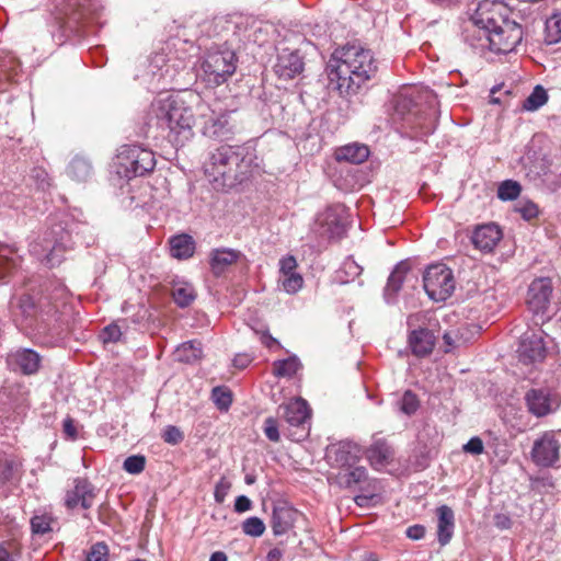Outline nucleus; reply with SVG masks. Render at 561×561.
<instances>
[{
    "label": "nucleus",
    "mask_w": 561,
    "mask_h": 561,
    "mask_svg": "<svg viewBox=\"0 0 561 561\" xmlns=\"http://www.w3.org/2000/svg\"><path fill=\"white\" fill-rule=\"evenodd\" d=\"M95 496V488L88 480L78 479L73 490L67 493L65 503L70 510L79 505L85 510L93 505Z\"/></svg>",
    "instance_id": "obj_21"
},
{
    "label": "nucleus",
    "mask_w": 561,
    "mask_h": 561,
    "mask_svg": "<svg viewBox=\"0 0 561 561\" xmlns=\"http://www.w3.org/2000/svg\"><path fill=\"white\" fill-rule=\"evenodd\" d=\"M463 450L471 455H481L484 450L483 442L480 437L474 436L463 445Z\"/></svg>",
    "instance_id": "obj_54"
},
{
    "label": "nucleus",
    "mask_w": 561,
    "mask_h": 561,
    "mask_svg": "<svg viewBox=\"0 0 561 561\" xmlns=\"http://www.w3.org/2000/svg\"><path fill=\"white\" fill-rule=\"evenodd\" d=\"M394 113L402 119L410 121V116L416 113V102L412 94L400 93L394 100Z\"/></svg>",
    "instance_id": "obj_36"
},
{
    "label": "nucleus",
    "mask_w": 561,
    "mask_h": 561,
    "mask_svg": "<svg viewBox=\"0 0 561 561\" xmlns=\"http://www.w3.org/2000/svg\"><path fill=\"white\" fill-rule=\"evenodd\" d=\"M280 558H282V552L277 548L270 550L267 553V557H266L267 561H279Z\"/></svg>",
    "instance_id": "obj_64"
},
{
    "label": "nucleus",
    "mask_w": 561,
    "mask_h": 561,
    "mask_svg": "<svg viewBox=\"0 0 561 561\" xmlns=\"http://www.w3.org/2000/svg\"><path fill=\"white\" fill-rule=\"evenodd\" d=\"M423 287L432 300L445 301L456 287L453 271L442 263L430 265L423 275Z\"/></svg>",
    "instance_id": "obj_9"
},
{
    "label": "nucleus",
    "mask_w": 561,
    "mask_h": 561,
    "mask_svg": "<svg viewBox=\"0 0 561 561\" xmlns=\"http://www.w3.org/2000/svg\"><path fill=\"white\" fill-rule=\"evenodd\" d=\"M524 399L528 412L536 417L554 413L561 404L560 396L548 388H531Z\"/></svg>",
    "instance_id": "obj_12"
},
{
    "label": "nucleus",
    "mask_w": 561,
    "mask_h": 561,
    "mask_svg": "<svg viewBox=\"0 0 561 561\" xmlns=\"http://www.w3.org/2000/svg\"><path fill=\"white\" fill-rule=\"evenodd\" d=\"M108 548L104 542H96L91 547L85 561H108Z\"/></svg>",
    "instance_id": "obj_47"
},
{
    "label": "nucleus",
    "mask_w": 561,
    "mask_h": 561,
    "mask_svg": "<svg viewBox=\"0 0 561 561\" xmlns=\"http://www.w3.org/2000/svg\"><path fill=\"white\" fill-rule=\"evenodd\" d=\"M146 458L141 455H133L124 460L123 468L130 474H138L144 471Z\"/></svg>",
    "instance_id": "obj_45"
},
{
    "label": "nucleus",
    "mask_w": 561,
    "mask_h": 561,
    "mask_svg": "<svg viewBox=\"0 0 561 561\" xmlns=\"http://www.w3.org/2000/svg\"><path fill=\"white\" fill-rule=\"evenodd\" d=\"M264 434L271 442L277 443L279 440L280 435H279L278 423H277L276 419L267 417L264 421Z\"/></svg>",
    "instance_id": "obj_52"
},
{
    "label": "nucleus",
    "mask_w": 561,
    "mask_h": 561,
    "mask_svg": "<svg viewBox=\"0 0 561 561\" xmlns=\"http://www.w3.org/2000/svg\"><path fill=\"white\" fill-rule=\"evenodd\" d=\"M542 330L526 332L520 339L518 357L524 364H534L543 360L547 353V342Z\"/></svg>",
    "instance_id": "obj_13"
},
{
    "label": "nucleus",
    "mask_w": 561,
    "mask_h": 561,
    "mask_svg": "<svg viewBox=\"0 0 561 561\" xmlns=\"http://www.w3.org/2000/svg\"><path fill=\"white\" fill-rule=\"evenodd\" d=\"M64 433L71 439H76L77 437V430H76V426L73 424V421L72 419L70 417H67L65 421H64Z\"/></svg>",
    "instance_id": "obj_60"
},
{
    "label": "nucleus",
    "mask_w": 561,
    "mask_h": 561,
    "mask_svg": "<svg viewBox=\"0 0 561 561\" xmlns=\"http://www.w3.org/2000/svg\"><path fill=\"white\" fill-rule=\"evenodd\" d=\"M44 241V251H46L44 262L49 267L59 265L64 259V253L71 250L75 244L71 231L64 228L61 225L54 226L50 231L46 233Z\"/></svg>",
    "instance_id": "obj_11"
},
{
    "label": "nucleus",
    "mask_w": 561,
    "mask_h": 561,
    "mask_svg": "<svg viewBox=\"0 0 561 561\" xmlns=\"http://www.w3.org/2000/svg\"><path fill=\"white\" fill-rule=\"evenodd\" d=\"M68 11V24H103L101 18L104 8L100 0H69Z\"/></svg>",
    "instance_id": "obj_14"
},
{
    "label": "nucleus",
    "mask_w": 561,
    "mask_h": 561,
    "mask_svg": "<svg viewBox=\"0 0 561 561\" xmlns=\"http://www.w3.org/2000/svg\"><path fill=\"white\" fill-rule=\"evenodd\" d=\"M278 415L289 425L301 428V433L295 439L299 440L307 435L305 424L310 419V409L306 400L297 398L286 404L279 405Z\"/></svg>",
    "instance_id": "obj_17"
},
{
    "label": "nucleus",
    "mask_w": 561,
    "mask_h": 561,
    "mask_svg": "<svg viewBox=\"0 0 561 561\" xmlns=\"http://www.w3.org/2000/svg\"><path fill=\"white\" fill-rule=\"evenodd\" d=\"M252 506L251 500L245 495H239L234 501V511L237 513H244Z\"/></svg>",
    "instance_id": "obj_57"
},
{
    "label": "nucleus",
    "mask_w": 561,
    "mask_h": 561,
    "mask_svg": "<svg viewBox=\"0 0 561 561\" xmlns=\"http://www.w3.org/2000/svg\"><path fill=\"white\" fill-rule=\"evenodd\" d=\"M453 537L451 528H438L437 539L440 546L447 545Z\"/></svg>",
    "instance_id": "obj_59"
},
{
    "label": "nucleus",
    "mask_w": 561,
    "mask_h": 561,
    "mask_svg": "<svg viewBox=\"0 0 561 561\" xmlns=\"http://www.w3.org/2000/svg\"><path fill=\"white\" fill-rule=\"evenodd\" d=\"M502 239V231L495 224L478 227L472 234L474 247L484 252H491Z\"/></svg>",
    "instance_id": "obj_23"
},
{
    "label": "nucleus",
    "mask_w": 561,
    "mask_h": 561,
    "mask_svg": "<svg viewBox=\"0 0 561 561\" xmlns=\"http://www.w3.org/2000/svg\"><path fill=\"white\" fill-rule=\"evenodd\" d=\"M514 209L525 220H531L533 218H536L539 214L538 206L534 202L528 201V199H519L515 204Z\"/></svg>",
    "instance_id": "obj_42"
},
{
    "label": "nucleus",
    "mask_w": 561,
    "mask_h": 561,
    "mask_svg": "<svg viewBox=\"0 0 561 561\" xmlns=\"http://www.w3.org/2000/svg\"><path fill=\"white\" fill-rule=\"evenodd\" d=\"M209 104L195 91L186 90L179 94L160 93L150 104L148 125L167 131L165 137L174 147L184 146L193 138V127L201 124L204 136L217 139H231L236 125L230 113Z\"/></svg>",
    "instance_id": "obj_1"
},
{
    "label": "nucleus",
    "mask_w": 561,
    "mask_h": 561,
    "mask_svg": "<svg viewBox=\"0 0 561 561\" xmlns=\"http://www.w3.org/2000/svg\"><path fill=\"white\" fill-rule=\"evenodd\" d=\"M520 190L522 187L518 182L506 180L500 184L497 188V197L502 201H513L519 196Z\"/></svg>",
    "instance_id": "obj_39"
},
{
    "label": "nucleus",
    "mask_w": 561,
    "mask_h": 561,
    "mask_svg": "<svg viewBox=\"0 0 561 561\" xmlns=\"http://www.w3.org/2000/svg\"><path fill=\"white\" fill-rule=\"evenodd\" d=\"M405 536L412 540H420L425 536V528H407Z\"/></svg>",
    "instance_id": "obj_61"
},
{
    "label": "nucleus",
    "mask_w": 561,
    "mask_h": 561,
    "mask_svg": "<svg viewBox=\"0 0 561 561\" xmlns=\"http://www.w3.org/2000/svg\"><path fill=\"white\" fill-rule=\"evenodd\" d=\"M260 340L262 344L268 348H272L275 345H279L278 341L274 339L268 332H263Z\"/></svg>",
    "instance_id": "obj_63"
},
{
    "label": "nucleus",
    "mask_w": 561,
    "mask_h": 561,
    "mask_svg": "<svg viewBox=\"0 0 561 561\" xmlns=\"http://www.w3.org/2000/svg\"><path fill=\"white\" fill-rule=\"evenodd\" d=\"M327 456L333 466L339 467L341 470H347L356 466L360 460L362 450L355 443L340 442L328 449Z\"/></svg>",
    "instance_id": "obj_18"
},
{
    "label": "nucleus",
    "mask_w": 561,
    "mask_h": 561,
    "mask_svg": "<svg viewBox=\"0 0 561 561\" xmlns=\"http://www.w3.org/2000/svg\"><path fill=\"white\" fill-rule=\"evenodd\" d=\"M305 522V515L287 503L274 507L272 526H294Z\"/></svg>",
    "instance_id": "obj_29"
},
{
    "label": "nucleus",
    "mask_w": 561,
    "mask_h": 561,
    "mask_svg": "<svg viewBox=\"0 0 561 561\" xmlns=\"http://www.w3.org/2000/svg\"><path fill=\"white\" fill-rule=\"evenodd\" d=\"M409 270V264L402 261L398 263L391 272L383 293L387 304H393L396 301L397 294L400 291Z\"/></svg>",
    "instance_id": "obj_27"
},
{
    "label": "nucleus",
    "mask_w": 561,
    "mask_h": 561,
    "mask_svg": "<svg viewBox=\"0 0 561 561\" xmlns=\"http://www.w3.org/2000/svg\"><path fill=\"white\" fill-rule=\"evenodd\" d=\"M304 69V62L297 51L283 49L274 66L275 73L285 80L293 79Z\"/></svg>",
    "instance_id": "obj_22"
},
{
    "label": "nucleus",
    "mask_w": 561,
    "mask_h": 561,
    "mask_svg": "<svg viewBox=\"0 0 561 561\" xmlns=\"http://www.w3.org/2000/svg\"><path fill=\"white\" fill-rule=\"evenodd\" d=\"M337 482L341 486L359 492L354 499L358 506H369L378 499L382 490L381 482L369 478L367 469L357 465L347 470H341L337 474Z\"/></svg>",
    "instance_id": "obj_7"
},
{
    "label": "nucleus",
    "mask_w": 561,
    "mask_h": 561,
    "mask_svg": "<svg viewBox=\"0 0 561 561\" xmlns=\"http://www.w3.org/2000/svg\"><path fill=\"white\" fill-rule=\"evenodd\" d=\"M301 367V364L296 356H290L285 359L276 360L273 364L274 375L277 377H293Z\"/></svg>",
    "instance_id": "obj_37"
},
{
    "label": "nucleus",
    "mask_w": 561,
    "mask_h": 561,
    "mask_svg": "<svg viewBox=\"0 0 561 561\" xmlns=\"http://www.w3.org/2000/svg\"><path fill=\"white\" fill-rule=\"evenodd\" d=\"M363 272V267L352 257H346L341 267L336 271V280L346 284L354 280Z\"/></svg>",
    "instance_id": "obj_35"
},
{
    "label": "nucleus",
    "mask_w": 561,
    "mask_h": 561,
    "mask_svg": "<svg viewBox=\"0 0 561 561\" xmlns=\"http://www.w3.org/2000/svg\"><path fill=\"white\" fill-rule=\"evenodd\" d=\"M67 173L71 179L84 182L92 175V165L88 159L76 157L69 163Z\"/></svg>",
    "instance_id": "obj_33"
},
{
    "label": "nucleus",
    "mask_w": 561,
    "mask_h": 561,
    "mask_svg": "<svg viewBox=\"0 0 561 561\" xmlns=\"http://www.w3.org/2000/svg\"><path fill=\"white\" fill-rule=\"evenodd\" d=\"M366 457L375 469H382L393 459L391 447L383 440H375L366 450Z\"/></svg>",
    "instance_id": "obj_25"
},
{
    "label": "nucleus",
    "mask_w": 561,
    "mask_h": 561,
    "mask_svg": "<svg viewBox=\"0 0 561 561\" xmlns=\"http://www.w3.org/2000/svg\"><path fill=\"white\" fill-rule=\"evenodd\" d=\"M156 163L154 152L140 145H124L116 156L117 174L126 179L149 174Z\"/></svg>",
    "instance_id": "obj_6"
},
{
    "label": "nucleus",
    "mask_w": 561,
    "mask_h": 561,
    "mask_svg": "<svg viewBox=\"0 0 561 561\" xmlns=\"http://www.w3.org/2000/svg\"><path fill=\"white\" fill-rule=\"evenodd\" d=\"M22 256L19 249L0 242V282H5L21 266Z\"/></svg>",
    "instance_id": "obj_24"
},
{
    "label": "nucleus",
    "mask_w": 561,
    "mask_h": 561,
    "mask_svg": "<svg viewBox=\"0 0 561 561\" xmlns=\"http://www.w3.org/2000/svg\"><path fill=\"white\" fill-rule=\"evenodd\" d=\"M419 409V400L415 393L407 390L400 400V411L407 415H412Z\"/></svg>",
    "instance_id": "obj_44"
},
{
    "label": "nucleus",
    "mask_w": 561,
    "mask_h": 561,
    "mask_svg": "<svg viewBox=\"0 0 561 561\" xmlns=\"http://www.w3.org/2000/svg\"><path fill=\"white\" fill-rule=\"evenodd\" d=\"M329 78L336 82L341 93H356L378 71V62L370 49L360 45H345L334 50L328 64Z\"/></svg>",
    "instance_id": "obj_3"
},
{
    "label": "nucleus",
    "mask_w": 561,
    "mask_h": 561,
    "mask_svg": "<svg viewBox=\"0 0 561 561\" xmlns=\"http://www.w3.org/2000/svg\"><path fill=\"white\" fill-rule=\"evenodd\" d=\"M230 489H231V482L226 477H221L215 485V491H214L215 501L219 504L224 503Z\"/></svg>",
    "instance_id": "obj_50"
},
{
    "label": "nucleus",
    "mask_w": 561,
    "mask_h": 561,
    "mask_svg": "<svg viewBox=\"0 0 561 561\" xmlns=\"http://www.w3.org/2000/svg\"><path fill=\"white\" fill-rule=\"evenodd\" d=\"M203 356V347L199 341H187L182 343L174 351V358L185 364H195Z\"/></svg>",
    "instance_id": "obj_32"
},
{
    "label": "nucleus",
    "mask_w": 561,
    "mask_h": 561,
    "mask_svg": "<svg viewBox=\"0 0 561 561\" xmlns=\"http://www.w3.org/2000/svg\"><path fill=\"white\" fill-rule=\"evenodd\" d=\"M297 261L295 256L287 255L279 260V272L282 275L296 272Z\"/></svg>",
    "instance_id": "obj_55"
},
{
    "label": "nucleus",
    "mask_w": 561,
    "mask_h": 561,
    "mask_svg": "<svg viewBox=\"0 0 561 561\" xmlns=\"http://www.w3.org/2000/svg\"><path fill=\"white\" fill-rule=\"evenodd\" d=\"M260 172L256 150L248 145H222L205 163V174L216 190L241 184Z\"/></svg>",
    "instance_id": "obj_2"
},
{
    "label": "nucleus",
    "mask_w": 561,
    "mask_h": 561,
    "mask_svg": "<svg viewBox=\"0 0 561 561\" xmlns=\"http://www.w3.org/2000/svg\"><path fill=\"white\" fill-rule=\"evenodd\" d=\"M471 16L493 32L504 34L508 24H513L518 31H523L518 23L508 19V8L499 0H481Z\"/></svg>",
    "instance_id": "obj_10"
},
{
    "label": "nucleus",
    "mask_w": 561,
    "mask_h": 561,
    "mask_svg": "<svg viewBox=\"0 0 561 561\" xmlns=\"http://www.w3.org/2000/svg\"><path fill=\"white\" fill-rule=\"evenodd\" d=\"M560 443L552 432H546L534 442L533 461L540 467H551L559 460Z\"/></svg>",
    "instance_id": "obj_16"
},
{
    "label": "nucleus",
    "mask_w": 561,
    "mask_h": 561,
    "mask_svg": "<svg viewBox=\"0 0 561 561\" xmlns=\"http://www.w3.org/2000/svg\"><path fill=\"white\" fill-rule=\"evenodd\" d=\"M409 345L416 356H425L433 351L435 336L428 329L413 330L409 336Z\"/></svg>",
    "instance_id": "obj_26"
},
{
    "label": "nucleus",
    "mask_w": 561,
    "mask_h": 561,
    "mask_svg": "<svg viewBox=\"0 0 561 561\" xmlns=\"http://www.w3.org/2000/svg\"><path fill=\"white\" fill-rule=\"evenodd\" d=\"M436 515H437V519H438L437 526H454V522H455L454 511L449 506L442 505V506L437 507Z\"/></svg>",
    "instance_id": "obj_51"
},
{
    "label": "nucleus",
    "mask_w": 561,
    "mask_h": 561,
    "mask_svg": "<svg viewBox=\"0 0 561 561\" xmlns=\"http://www.w3.org/2000/svg\"><path fill=\"white\" fill-rule=\"evenodd\" d=\"M170 254L172 257L185 260L193 256L195 242L188 234H179L170 239Z\"/></svg>",
    "instance_id": "obj_31"
},
{
    "label": "nucleus",
    "mask_w": 561,
    "mask_h": 561,
    "mask_svg": "<svg viewBox=\"0 0 561 561\" xmlns=\"http://www.w3.org/2000/svg\"><path fill=\"white\" fill-rule=\"evenodd\" d=\"M462 37L468 45L476 49H489L495 54H507L513 51L522 42L523 31H518L513 24H508L503 35V33L493 32L470 16L463 23Z\"/></svg>",
    "instance_id": "obj_5"
},
{
    "label": "nucleus",
    "mask_w": 561,
    "mask_h": 561,
    "mask_svg": "<svg viewBox=\"0 0 561 561\" xmlns=\"http://www.w3.org/2000/svg\"><path fill=\"white\" fill-rule=\"evenodd\" d=\"M12 463L0 453V488L11 478Z\"/></svg>",
    "instance_id": "obj_53"
},
{
    "label": "nucleus",
    "mask_w": 561,
    "mask_h": 561,
    "mask_svg": "<svg viewBox=\"0 0 561 561\" xmlns=\"http://www.w3.org/2000/svg\"><path fill=\"white\" fill-rule=\"evenodd\" d=\"M548 101V93L541 85H536L533 92L524 100L522 108L534 112L545 105Z\"/></svg>",
    "instance_id": "obj_38"
},
{
    "label": "nucleus",
    "mask_w": 561,
    "mask_h": 561,
    "mask_svg": "<svg viewBox=\"0 0 561 561\" xmlns=\"http://www.w3.org/2000/svg\"><path fill=\"white\" fill-rule=\"evenodd\" d=\"M21 545L18 539L2 541L0 543V561H15L20 554Z\"/></svg>",
    "instance_id": "obj_40"
},
{
    "label": "nucleus",
    "mask_w": 561,
    "mask_h": 561,
    "mask_svg": "<svg viewBox=\"0 0 561 561\" xmlns=\"http://www.w3.org/2000/svg\"><path fill=\"white\" fill-rule=\"evenodd\" d=\"M241 255L240 251L228 248L213 250L210 253V266L213 273L216 276L220 275L230 265L234 264Z\"/></svg>",
    "instance_id": "obj_28"
},
{
    "label": "nucleus",
    "mask_w": 561,
    "mask_h": 561,
    "mask_svg": "<svg viewBox=\"0 0 561 561\" xmlns=\"http://www.w3.org/2000/svg\"><path fill=\"white\" fill-rule=\"evenodd\" d=\"M282 287L287 294H296L298 290L301 289L304 285V278L302 276L297 273H289L282 275L280 278Z\"/></svg>",
    "instance_id": "obj_41"
},
{
    "label": "nucleus",
    "mask_w": 561,
    "mask_h": 561,
    "mask_svg": "<svg viewBox=\"0 0 561 561\" xmlns=\"http://www.w3.org/2000/svg\"><path fill=\"white\" fill-rule=\"evenodd\" d=\"M211 398L219 410H228L232 403L230 391L224 387H215L211 391Z\"/></svg>",
    "instance_id": "obj_43"
},
{
    "label": "nucleus",
    "mask_w": 561,
    "mask_h": 561,
    "mask_svg": "<svg viewBox=\"0 0 561 561\" xmlns=\"http://www.w3.org/2000/svg\"><path fill=\"white\" fill-rule=\"evenodd\" d=\"M162 439L171 445H178L184 439L183 433L174 425H168L162 432Z\"/></svg>",
    "instance_id": "obj_49"
},
{
    "label": "nucleus",
    "mask_w": 561,
    "mask_h": 561,
    "mask_svg": "<svg viewBox=\"0 0 561 561\" xmlns=\"http://www.w3.org/2000/svg\"><path fill=\"white\" fill-rule=\"evenodd\" d=\"M100 336L105 344L115 343L121 340L122 331L116 323H111L103 329Z\"/></svg>",
    "instance_id": "obj_48"
},
{
    "label": "nucleus",
    "mask_w": 561,
    "mask_h": 561,
    "mask_svg": "<svg viewBox=\"0 0 561 561\" xmlns=\"http://www.w3.org/2000/svg\"><path fill=\"white\" fill-rule=\"evenodd\" d=\"M369 157V149L367 146L362 144H350L340 147L335 151V158L337 161H346L354 164L363 163Z\"/></svg>",
    "instance_id": "obj_30"
},
{
    "label": "nucleus",
    "mask_w": 561,
    "mask_h": 561,
    "mask_svg": "<svg viewBox=\"0 0 561 561\" xmlns=\"http://www.w3.org/2000/svg\"><path fill=\"white\" fill-rule=\"evenodd\" d=\"M250 363L251 358L245 354L237 355L233 359V365L240 369L248 367Z\"/></svg>",
    "instance_id": "obj_62"
},
{
    "label": "nucleus",
    "mask_w": 561,
    "mask_h": 561,
    "mask_svg": "<svg viewBox=\"0 0 561 561\" xmlns=\"http://www.w3.org/2000/svg\"><path fill=\"white\" fill-rule=\"evenodd\" d=\"M9 314L15 327L28 336L39 339L59 333L58 305L46 295L13 296Z\"/></svg>",
    "instance_id": "obj_4"
},
{
    "label": "nucleus",
    "mask_w": 561,
    "mask_h": 561,
    "mask_svg": "<svg viewBox=\"0 0 561 561\" xmlns=\"http://www.w3.org/2000/svg\"><path fill=\"white\" fill-rule=\"evenodd\" d=\"M53 523H55L53 517L47 516V515H43V516L35 515V516H33L31 518V526L32 527H35V526H50V524H53Z\"/></svg>",
    "instance_id": "obj_58"
},
{
    "label": "nucleus",
    "mask_w": 561,
    "mask_h": 561,
    "mask_svg": "<svg viewBox=\"0 0 561 561\" xmlns=\"http://www.w3.org/2000/svg\"><path fill=\"white\" fill-rule=\"evenodd\" d=\"M41 362V355L32 348H19L8 355V365L23 375L36 374Z\"/></svg>",
    "instance_id": "obj_19"
},
{
    "label": "nucleus",
    "mask_w": 561,
    "mask_h": 561,
    "mask_svg": "<svg viewBox=\"0 0 561 561\" xmlns=\"http://www.w3.org/2000/svg\"><path fill=\"white\" fill-rule=\"evenodd\" d=\"M345 208L342 205L328 207L318 217L319 225L323 228V233L329 238L341 237L345 229Z\"/></svg>",
    "instance_id": "obj_20"
},
{
    "label": "nucleus",
    "mask_w": 561,
    "mask_h": 561,
    "mask_svg": "<svg viewBox=\"0 0 561 561\" xmlns=\"http://www.w3.org/2000/svg\"><path fill=\"white\" fill-rule=\"evenodd\" d=\"M445 344L448 346H459L462 343L467 342V339L463 337L462 334H459V330L457 332L449 331L446 332L443 336Z\"/></svg>",
    "instance_id": "obj_56"
},
{
    "label": "nucleus",
    "mask_w": 561,
    "mask_h": 561,
    "mask_svg": "<svg viewBox=\"0 0 561 561\" xmlns=\"http://www.w3.org/2000/svg\"><path fill=\"white\" fill-rule=\"evenodd\" d=\"M552 282L548 277L534 279L527 293V306L535 316H546L552 296Z\"/></svg>",
    "instance_id": "obj_15"
},
{
    "label": "nucleus",
    "mask_w": 561,
    "mask_h": 561,
    "mask_svg": "<svg viewBox=\"0 0 561 561\" xmlns=\"http://www.w3.org/2000/svg\"><path fill=\"white\" fill-rule=\"evenodd\" d=\"M549 43L561 42V13L553 15L547 22Z\"/></svg>",
    "instance_id": "obj_46"
},
{
    "label": "nucleus",
    "mask_w": 561,
    "mask_h": 561,
    "mask_svg": "<svg viewBox=\"0 0 561 561\" xmlns=\"http://www.w3.org/2000/svg\"><path fill=\"white\" fill-rule=\"evenodd\" d=\"M172 297L179 307L185 308L195 300L196 293L188 283H175L172 287Z\"/></svg>",
    "instance_id": "obj_34"
},
{
    "label": "nucleus",
    "mask_w": 561,
    "mask_h": 561,
    "mask_svg": "<svg viewBox=\"0 0 561 561\" xmlns=\"http://www.w3.org/2000/svg\"><path fill=\"white\" fill-rule=\"evenodd\" d=\"M204 79L208 84L225 83L237 69V56L230 49L209 51L203 62Z\"/></svg>",
    "instance_id": "obj_8"
}]
</instances>
